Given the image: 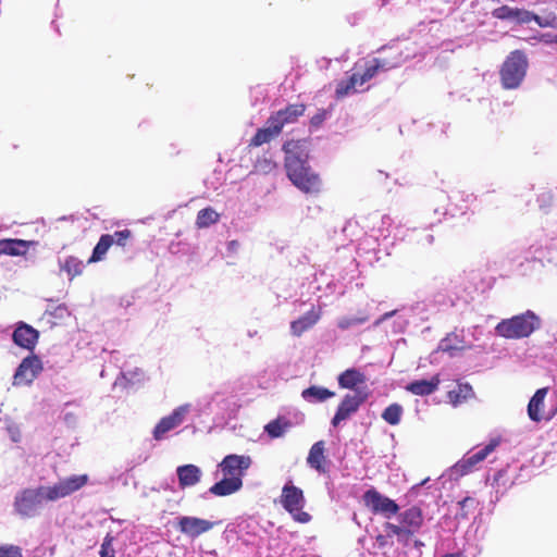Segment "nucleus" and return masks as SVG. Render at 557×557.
Listing matches in <instances>:
<instances>
[{"label":"nucleus","mask_w":557,"mask_h":557,"mask_svg":"<svg viewBox=\"0 0 557 557\" xmlns=\"http://www.w3.org/2000/svg\"><path fill=\"white\" fill-rule=\"evenodd\" d=\"M401 62V55L398 53L392 59L373 58L364 62L363 65L356 63L352 73L345 79H341L336 84L335 97L343 99L344 97L358 92L366 83L374 78L379 72L388 71L397 67Z\"/></svg>","instance_id":"1"},{"label":"nucleus","mask_w":557,"mask_h":557,"mask_svg":"<svg viewBox=\"0 0 557 557\" xmlns=\"http://www.w3.org/2000/svg\"><path fill=\"white\" fill-rule=\"evenodd\" d=\"M398 523L385 522V532L395 535L399 543L408 545L409 540L422 528L424 517L422 509L418 506H411L397 513Z\"/></svg>","instance_id":"2"},{"label":"nucleus","mask_w":557,"mask_h":557,"mask_svg":"<svg viewBox=\"0 0 557 557\" xmlns=\"http://www.w3.org/2000/svg\"><path fill=\"white\" fill-rule=\"evenodd\" d=\"M540 326V318L533 311L527 310L524 313L502 320L495 326V331L502 337L518 339L529 337Z\"/></svg>","instance_id":"3"},{"label":"nucleus","mask_w":557,"mask_h":557,"mask_svg":"<svg viewBox=\"0 0 557 557\" xmlns=\"http://www.w3.org/2000/svg\"><path fill=\"white\" fill-rule=\"evenodd\" d=\"M286 175L292 184L300 191L309 195H318L322 190V180L320 174L313 171L309 161L298 163L292 160L288 168H285Z\"/></svg>","instance_id":"4"},{"label":"nucleus","mask_w":557,"mask_h":557,"mask_svg":"<svg viewBox=\"0 0 557 557\" xmlns=\"http://www.w3.org/2000/svg\"><path fill=\"white\" fill-rule=\"evenodd\" d=\"M49 486L40 485L35 488H24L14 497V510L24 518H33L38 515L44 502H53L49 496Z\"/></svg>","instance_id":"5"},{"label":"nucleus","mask_w":557,"mask_h":557,"mask_svg":"<svg viewBox=\"0 0 557 557\" xmlns=\"http://www.w3.org/2000/svg\"><path fill=\"white\" fill-rule=\"evenodd\" d=\"M528 69V60L521 50H515L504 61L499 75L504 88L515 89L522 83Z\"/></svg>","instance_id":"6"},{"label":"nucleus","mask_w":557,"mask_h":557,"mask_svg":"<svg viewBox=\"0 0 557 557\" xmlns=\"http://www.w3.org/2000/svg\"><path fill=\"white\" fill-rule=\"evenodd\" d=\"M305 502L304 492L299 487L293 484H285L283 486L281 504L293 519L299 523H308L311 520V516L302 510Z\"/></svg>","instance_id":"7"},{"label":"nucleus","mask_w":557,"mask_h":557,"mask_svg":"<svg viewBox=\"0 0 557 557\" xmlns=\"http://www.w3.org/2000/svg\"><path fill=\"white\" fill-rule=\"evenodd\" d=\"M362 500L371 513L380 515L386 519H391L396 516L400 510L398 504L394 499L383 495L374 487H371L363 493Z\"/></svg>","instance_id":"8"},{"label":"nucleus","mask_w":557,"mask_h":557,"mask_svg":"<svg viewBox=\"0 0 557 557\" xmlns=\"http://www.w3.org/2000/svg\"><path fill=\"white\" fill-rule=\"evenodd\" d=\"M89 481L87 474L71 475L59 480L53 485L49 486V498L53 502L67 497L73 493L83 488Z\"/></svg>","instance_id":"9"},{"label":"nucleus","mask_w":557,"mask_h":557,"mask_svg":"<svg viewBox=\"0 0 557 557\" xmlns=\"http://www.w3.org/2000/svg\"><path fill=\"white\" fill-rule=\"evenodd\" d=\"M42 369V362L38 356H27L22 360L14 373L13 385L21 386L32 384Z\"/></svg>","instance_id":"10"},{"label":"nucleus","mask_w":557,"mask_h":557,"mask_svg":"<svg viewBox=\"0 0 557 557\" xmlns=\"http://www.w3.org/2000/svg\"><path fill=\"white\" fill-rule=\"evenodd\" d=\"M367 398L368 394L361 391H357L355 394L345 395L332 419V425L334 428L338 426L342 421L357 412Z\"/></svg>","instance_id":"11"},{"label":"nucleus","mask_w":557,"mask_h":557,"mask_svg":"<svg viewBox=\"0 0 557 557\" xmlns=\"http://www.w3.org/2000/svg\"><path fill=\"white\" fill-rule=\"evenodd\" d=\"M252 459L248 455H236L231 454L225 456L219 463V468L224 476L228 478H240L250 468Z\"/></svg>","instance_id":"12"},{"label":"nucleus","mask_w":557,"mask_h":557,"mask_svg":"<svg viewBox=\"0 0 557 557\" xmlns=\"http://www.w3.org/2000/svg\"><path fill=\"white\" fill-rule=\"evenodd\" d=\"M218 522L201 519L198 517L183 516L177 519V530L190 539H196L209 532Z\"/></svg>","instance_id":"13"},{"label":"nucleus","mask_w":557,"mask_h":557,"mask_svg":"<svg viewBox=\"0 0 557 557\" xmlns=\"http://www.w3.org/2000/svg\"><path fill=\"white\" fill-rule=\"evenodd\" d=\"M188 412L189 405H182L175 408L171 414L163 417L152 431L153 438L156 441H161L168 432L174 430L184 422Z\"/></svg>","instance_id":"14"},{"label":"nucleus","mask_w":557,"mask_h":557,"mask_svg":"<svg viewBox=\"0 0 557 557\" xmlns=\"http://www.w3.org/2000/svg\"><path fill=\"white\" fill-rule=\"evenodd\" d=\"M499 443L500 442L498 438H493L482 449L478 450L472 455L465 456L455 465V471L460 475H466L470 473L476 467V465L482 462L490 454H492L496 449Z\"/></svg>","instance_id":"15"},{"label":"nucleus","mask_w":557,"mask_h":557,"mask_svg":"<svg viewBox=\"0 0 557 557\" xmlns=\"http://www.w3.org/2000/svg\"><path fill=\"white\" fill-rule=\"evenodd\" d=\"M492 15L502 21H515L518 24H529L532 21L541 24L540 16L535 13L518 8H511L509 5H502L493 10Z\"/></svg>","instance_id":"16"},{"label":"nucleus","mask_w":557,"mask_h":557,"mask_svg":"<svg viewBox=\"0 0 557 557\" xmlns=\"http://www.w3.org/2000/svg\"><path fill=\"white\" fill-rule=\"evenodd\" d=\"M39 332L25 322H18L12 334L13 343L26 350L33 351L38 343Z\"/></svg>","instance_id":"17"},{"label":"nucleus","mask_w":557,"mask_h":557,"mask_svg":"<svg viewBox=\"0 0 557 557\" xmlns=\"http://www.w3.org/2000/svg\"><path fill=\"white\" fill-rule=\"evenodd\" d=\"M305 103H293L288 104L284 109L273 112L270 117L271 122L275 123L281 131H283L286 124L297 122V120L305 114Z\"/></svg>","instance_id":"18"},{"label":"nucleus","mask_w":557,"mask_h":557,"mask_svg":"<svg viewBox=\"0 0 557 557\" xmlns=\"http://www.w3.org/2000/svg\"><path fill=\"white\" fill-rule=\"evenodd\" d=\"M284 157V168H288V163L292 160L298 163H305L309 161V153L307 150L306 140L304 139H289L284 143L282 147Z\"/></svg>","instance_id":"19"},{"label":"nucleus","mask_w":557,"mask_h":557,"mask_svg":"<svg viewBox=\"0 0 557 557\" xmlns=\"http://www.w3.org/2000/svg\"><path fill=\"white\" fill-rule=\"evenodd\" d=\"M322 317V308L314 307L299 317L297 320L290 322V332L294 336H301L305 332L312 329Z\"/></svg>","instance_id":"20"},{"label":"nucleus","mask_w":557,"mask_h":557,"mask_svg":"<svg viewBox=\"0 0 557 557\" xmlns=\"http://www.w3.org/2000/svg\"><path fill=\"white\" fill-rule=\"evenodd\" d=\"M440 350L447 352L453 356L457 351H463L471 349L472 346L468 345L463 335V331H454L448 333L441 342L438 346Z\"/></svg>","instance_id":"21"},{"label":"nucleus","mask_w":557,"mask_h":557,"mask_svg":"<svg viewBox=\"0 0 557 557\" xmlns=\"http://www.w3.org/2000/svg\"><path fill=\"white\" fill-rule=\"evenodd\" d=\"M176 474L181 490L197 485L202 476L200 468L193 463L177 467Z\"/></svg>","instance_id":"22"},{"label":"nucleus","mask_w":557,"mask_h":557,"mask_svg":"<svg viewBox=\"0 0 557 557\" xmlns=\"http://www.w3.org/2000/svg\"><path fill=\"white\" fill-rule=\"evenodd\" d=\"M307 463L310 468L317 470L319 473H325L327 471V458L325 456V442H315L308 454Z\"/></svg>","instance_id":"23"},{"label":"nucleus","mask_w":557,"mask_h":557,"mask_svg":"<svg viewBox=\"0 0 557 557\" xmlns=\"http://www.w3.org/2000/svg\"><path fill=\"white\" fill-rule=\"evenodd\" d=\"M33 245H35V242L33 240L18 238L0 239V255L12 257L25 256Z\"/></svg>","instance_id":"24"},{"label":"nucleus","mask_w":557,"mask_h":557,"mask_svg":"<svg viewBox=\"0 0 557 557\" xmlns=\"http://www.w3.org/2000/svg\"><path fill=\"white\" fill-rule=\"evenodd\" d=\"M282 131L275 123L271 122V117L269 116L265 126L259 128L256 134L251 137L249 141V147H259L263 144L270 143L272 139L276 138Z\"/></svg>","instance_id":"25"},{"label":"nucleus","mask_w":557,"mask_h":557,"mask_svg":"<svg viewBox=\"0 0 557 557\" xmlns=\"http://www.w3.org/2000/svg\"><path fill=\"white\" fill-rule=\"evenodd\" d=\"M242 486L243 480L240 478L224 476L221 481L213 484L209 492L215 496H227L239 491Z\"/></svg>","instance_id":"26"},{"label":"nucleus","mask_w":557,"mask_h":557,"mask_svg":"<svg viewBox=\"0 0 557 557\" xmlns=\"http://www.w3.org/2000/svg\"><path fill=\"white\" fill-rule=\"evenodd\" d=\"M441 383L440 376L434 375L431 380H417L409 383L406 389L413 395L428 396L433 394Z\"/></svg>","instance_id":"27"},{"label":"nucleus","mask_w":557,"mask_h":557,"mask_svg":"<svg viewBox=\"0 0 557 557\" xmlns=\"http://www.w3.org/2000/svg\"><path fill=\"white\" fill-rule=\"evenodd\" d=\"M548 393V387L539 388L528 405V416L534 422H540L542 417V409L544 407V399Z\"/></svg>","instance_id":"28"},{"label":"nucleus","mask_w":557,"mask_h":557,"mask_svg":"<svg viewBox=\"0 0 557 557\" xmlns=\"http://www.w3.org/2000/svg\"><path fill=\"white\" fill-rule=\"evenodd\" d=\"M337 381L342 388L355 389L357 385L366 382V376L359 370L352 368L342 372Z\"/></svg>","instance_id":"29"},{"label":"nucleus","mask_w":557,"mask_h":557,"mask_svg":"<svg viewBox=\"0 0 557 557\" xmlns=\"http://www.w3.org/2000/svg\"><path fill=\"white\" fill-rule=\"evenodd\" d=\"M335 396L333 391L323 386L311 385L301 392V397L308 403H323Z\"/></svg>","instance_id":"30"},{"label":"nucleus","mask_w":557,"mask_h":557,"mask_svg":"<svg viewBox=\"0 0 557 557\" xmlns=\"http://www.w3.org/2000/svg\"><path fill=\"white\" fill-rule=\"evenodd\" d=\"M292 428V422L285 417H277L276 419L270 421L264 426V432L271 438H277L283 436V434Z\"/></svg>","instance_id":"31"},{"label":"nucleus","mask_w":557,"mask_h":557,"mask_svg":"<svg viewBox=\"0 0 557 557\" xmlns=\"http://www.w3.org/2000/svg\"><path fill=\"white\" fill-rule=\"evenodd\" d=\"M84 262L75 256H69L60 262L61 271L65 272L70 280L81 275L84 271Z\"/></svg>","instance_id":"32"},{"label":"nucleus","mask_w":557,"mask_h":557,"mask_svg":"<svg viewBox=\"0 0 557 557\" xmlns=\"http://www.w3.org/2000/svg\"><path fill=\"white\" fill-rule=\"evenodd\" d=\"M111 247L112 238L107 234L101 235L87 263H96L102 261Z\"/></svg>","instance_id":"33"},{"label":"nucleus","mask_w":557,"mask_h":557,"mask_svg":"<svg viewBox=\"0 0 557 557\" xmlns=\"http://www.w3.org/2000/svg\"><path fill=\"white\" fill-rule=\"evenodd\" d=\"M473 395V388L469 383H458L455 389L448 392V398L454 405L466 401Z\"/></svg>","instance_id":"34"},{"label":"nucleus","mask_w":557,"mask_h":557,"mask_svg":"<svg viewBox=\"0 0 557 557\" xmlns=\"http://www.w3.org/2000/svg\"><path fill=\"white\" fill-rule=\"evenodd\" d=\"M220 219V214L212 208L208 207L201 209L196 219V225L198 228H206L212 224H215Z\"/></svg>","instance_id":"35"},{"label":"nucleus","mask_w":557,"mask_h":557,"mask_svg":"<svg viewBox=\"0 0 557 557\" xmlns=\"http://www.w3.org/2000/svg\"><path fill=\"white\" fill-rule=\"evenodd\" d=\"M403 411V407L399 404H391L382 412V419L391 425H397L400 422Z\"/></svg>","instance_id":"36"},{"label":"nucleus","mask_w":557,"mask_h":557,"mask_svg":"<svg viewBox=\"0 0 557 557\" xmlns=\"http://www.w3.org/2000/svg\"><path fill=\"white\" fill-rule=\"evenodd\" d=\"M458 505L460 510L456 515V518L460 520H467L469 518V511H473L476 508L478 502L473 497L467 496L461 499Z\"/></svg>","instance_id":"37"},{"label":"nucleus","mask_w":557,"mask_h":557,"mask_svg":"<svg viewBox=\"0 0 557 557\" xmlns=\"http://www.w3.org/2000/svg\"><path fill=\"white\" fill-rule=\"evenodd\" d=\"M109 237L112 238V245H117L121 247H125L128 239L132 237V232L128 228L116 231L113 234H107Z\"/></svg>","instance_id":"38"},{"label":"nucleus","mask_w":557,"mask_h":557,"mask_svg":"<svg viewBox=\"0 0 557 557\" xmlns=\"http://www.w3.org/2000/svg\"><path fill=\"white\" fill-rule=\"evenodd\" d=\"M0 557H22V548L16 545L0 546Z\"/></svg>","instance_id":"39"},{"label":"nucleus","mask_w":557,"mask_h":557,"mask_svg":"<svg viewBox=\"0 0 557 557\" xmlns=\"http://www.w3.org/2000/svg\"><path fill=\"white\" fill-rule=\"evenodd\" d=\"M367 321V318H347L344 317L338 320L337 325L342 330H347L350 326L362 324Z\"/></svg>","instance_id":"40"},{"label":"nucleus","mask_w":557,"mask_h":557,"mask_svg":"<svg viewBox=\"0 0 557 557\" xmlns=\"http://www.w3.org/2000/svg\"><path fill=\"white\" fill-rule=\"evenodd\" d=\"M67 308L63 305L57 306L52 308L51 310H47L45 312V315H48L50 318L54 319H63L65 315H67Z\"/></svg>","instance_id":"41"},{"label":"nucleus","mask_w":557,"mask_h":557,"mask_svg":"<svg viewBox=\"0 0 557 557\" xmlns=\"http://www.w3.org/2000/svg\"><path fill=\"white\" fill-rule=\"evenodd\" d=\"M100 557H115V552L112 547V540L106 537L100 548Z\"/></svg>","instance_id":"42"},{"label":"nucleus","mask_w":557,"mask_h":557,"mask_svg":"<svg viewBox=\"0 0 557 557\" xmlns=\"http://www.w3.org/2000/svg\"><path fill=\"white\" fill-rule=\"evenodd\" d=\"M327 116V111L325 109H320L311 119L310 124L312 127H320Z\"/></svg>","instance_id":"43"},{"label":"nucleus","mask_w":557,"mask_h":557,"mask_svg":"<svg viewBox=\"0 0 557 557\" xmlns=\"http://www.w3.org/2000/svg\"><path fill=\"white\" fill-rule=\"evenodd\" d=\"M394 536L391 532H386V534H377L375 536V543L379 548H385L393 543L389 541V539Z\"/></svg>","instance_id":"44"},{"label":"nucleus","mask_w":557,"mask_h":557,"mask_svg":"<svg viewBox=\"0 0 557 557\" xmlns=\"http://www.w3.org/2000/svg\"><path fill=\"white\" fill-rule=\"evenodd\" d=\"M414 545H416L417 547H419V546H422V545H423V543H422V542H420V541H416V542H414Z\"/></svg>","instance_id":"45"},{"label":"nucleus","mask_w":557,"mask_h":557,"mask_svg":"<svg viewBox=\"0 0 557 557\" xmlns=\"http://www.w3.org/2000/svg\"><path fill=\"white\" fill-rule=\"evenodd\" d=\"M267 163H268V165H269V168H270V169L275 166V164H274V163H272L271 161H267Z\"/></svg>","instance_id":"46"}]
</instances>
